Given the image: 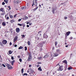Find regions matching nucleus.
I'll list each match as a JSON object with an SVG mask.
<instances>
[{
	"label": "nucleus",
	"mask_w": 76,
	"mask_h": 76,
	"mask_svg": "<svg viewBox=\"0 0 76 76\" xmlns=\"http://www.w3.org/2000/svg\"><path fill=\"white\" fill-rule=\"evenodd\" d=\"M38 0H34L33 1V4H32V6H34V5H35V6H37V4L38 3L37 2V1Z\"/></svg>",
	"instance_id": "f257e3e1"
},
{
	"label": "nucleus",
	"mask_w": 76,
	"mask_h": 76,
	"mask_svg": "<svg viewBox=\"0 0 76 76\" xmlns=\"http://www.w3.org/2000/svg\"><path fill=\"white\" fill-rule=\"evenodd\" d=\"M32 60V56H31V54L30 53L29 54V56L28 59V61H31Z\"/></svg>",
	"instance_id": "f03ea898"
},
{
	"label": "nucleus",
	"mask_w": 76,
	"mask_h": 76,
	"mask_svg": "<svg viewBox=\"0 0 76 76\" xmlns=\"http://www.w3.org/2000/svg\"><path fill=\"white\" fill-rule=\"evenodd\" d=\"M3 12V13H1V15H4V14L5 13V11L4 10V8H1L0 9V12Z\"/></svg>",
	"instance_id": "7ed1b4c3"
},
{
	"label": "nucleus",
	"mask_w": 76,
	"mask_h": 76,
	"mask_svg": "<svg viewBox=\"0 0 76 76\" xmlns=\"http://www.w3.org/2000/svg\"><path fill=\"white\" fill-rule=\"evenodd\" d=\"M63 66H60L59 65H58V69H57V70H58V71H61V70H63Z\"/></svg>",
	"instance_id": "20e7f679"
},
{
	"label": "nucleus",
	"mask_w": 76,
	"mask_h": 76,
	"mask_svg": "<svg viewBox=\"0 0 76 76\" xmlns=\"http://www.w3.org/2000/svg\"><path fill=\"white\" fill-rule=\"evenodd\" d=\"M2 42L3 44H6L7 42V41L6 40H4L2 41Z\"/></svg>",
	"instance_id": "39448f33"
},
{
	"label": "nucleus",
	"mask_w": 76,
	"mask_h": 76,
	"mask_svg": "<svg viewBox=\"0 0 76 76\" xmlns=\"http://www.w3.org/2000/svg\"><path fill=\"white\" fill-rule=\"evenodd\" d=\"M43 37L44 38H48V36L47 35V34L45 33L43 35Z\"/></svg>",
	"instance_id": "423d86ee"
},
{
	"label": "nucleus",
	"mask_w": 76,
	"mask_h": 76,
	"mask_svg": "<svg viewBox=\"0 0 76 76\" xmlns=\"http://www.w3.org/2000/svg\"><path fill=\"white\" fill-rule=\"evenodd\" d=\"M8 69H12V67L11 66H10V65L9 64L8 65V66H7Z\"/></svg>",
	"instance_id": "0eeeda50"
},
{
	"label": "nucleus",
	"mask_w": 76,
	"mask_h": 76,
	"mask_svg": "<svg viewBox=\"0 0 76 76\" xmlns=\"http://www.w3.org/2000/svg\"><path fill=\"white\" fill-rule=\"evenodd\" d=\"M43 43H41L38 45L39 47H42L43 45H42Z\"/></svg>",
	"instance_id": "6e6552de"
},
{
	"label": "nucleus",
	"mask_w": 76,
	"mask_h": 76,
	"mask_svg": "<svg viewBox=\"0 0 76 76\" xmlns=\"http://www.w3.org/2000/svg\"><path fill=\"white\" fill-rule=\"evenodd\" d=\"M58 54H59L58 53L56 52L54 54V55H53L54 57H57V56H58Z\"/></svg>",
	"instance_id": "1a4fd4ad"
},
{
	"label": "nucleus",
	"mask_w": 76,
	"mask_h": 76,
	"mask_svg": "<svg viewBox=\"0 0 76 76\" xmlns=\"http://www.w3.org/2000/svg\"><path fill=\"white\" fill-rule=\"evenodd\" d=\"M70 31H68L66 33V34H65V35H66V36H69V35H70Z\"/></svg>",
	"instance_id": "9d476101"
},
{
	"label": "nucleus",
	"mask_w": 76,
	"mask_h": 76,
	"mask_svg": "<svg viewBox=\"0 0 76 76\" xmlns=\"http://www.w3.org/2000/svg\"><path fill=\"white\" fill-rule=\"evenodd\" d=\"M15 62V61L14 60L12 61H11L10 62V63L12 65H13V63Z\"/></svg>",
	"instance_id": "9b49d317"
},
{
	"label": "nucleus",
	"mask_w": 76,
	"mask_h": 76,
	"mask_svg": "<svg viewBox=\"0 0 76 76\" xmlns=\"http://www.w3.org/2000/svg\"><path fill=\"white\" fill-rule=\"evenodd\" d=\"M17 39H18V37H17L16 36L15 37L14 39V42H15L17 40Z\"/></svg>",
	"instance_id": "f8f14e48"
},
{
	"label": "nucleus",
	"mask_w": 76,
	"mask_h": 76,
	"mask_svg": "<svg viewBox=\"0 0 76 76\" xmlns=\"http://www.w3.org/2000/svg\"><path fill=\"white\" fill-rule=\"evenodd\" d=\"M56 53H58L59 54L61 53L60 51V50H56Z\"/></svg>",
	"instance_id": "ddd939ff"
},
{
	"label": "nucleus",
	"mask_w": 76,
	"mask_h": 76,
	"mask_svg": "<svg viewBox=\"0 0 76 76\" xmlns=\"http://www.w3.org/2000/svg\"><path fill=\"white\" fill-rule=\"evenodd\" d=\"M17 32H19L20 29L19 28H17L16 29Z\"/></svg>",
	"instance_id": "4468645a"
},
{
	"label": "nucleus",
	"mask_w": 76,
	"mask_h": 76,
	"mask_svg": "<svg viewBox=\"0 0 76 76\" xmlns=\"http://www.w3.org/2000/svg\"><path fill=\"white\" fill-rule=\"evenodd\" d=\"M6 24V23H4V22H3L2 23V25L3 26H5Z\"/></svg>",
	"instance_id": "2eb2a0df"
},
{
	"label": "nucleus",
	"mask_w": 76,
	"mask_h": 76,
	"mask_svg": "<svg viewBox=\"0 0 76 76\" xmlns=\"http://www.w3.org/2000/svg\"><path fill=\"white\" fill-rule=\"evenodd\" d=\"M49 56H48V55H45L44 57V58H48V57Z\"/></svg>",
	"instance_id": "dca6fc26"
},
{
	"label": "nucleus",
	"mask_w": 76,
	"mask_h": 76,
	"mask_svg": "<svg viewBox=\"0 0 76 76\" xmlns=\"http://www.w3.org/2000/svg\"><path fill=\"white\" fill-rule=\"evenodd\" d=\"M38 70H40V71H42V69H41V66L39 67L38 68Z\"/></svg>",
	"instance_id": "f3484780"
},
{
	"label": "nucleus",
	"mask_w": 76,
	"mask_h": 76,
	"mask_svg": "<svg viewBox=\"0 0 76 76\" xmlns=\"http://www.w3.org/2000/svg\"><path fill=\"white\" fill-rule=\"evenodd\" d=\"M63 63H65V64H67V61L65 60L63 61Z\"/></svg>",
	"instance_id": "a211bd4d"
},
{
	"label": "nucleus",
	"mask_w": 76,
	"mask_h": 76,
	"mask_svg": "<svg viewBox=\"0 0 76 76\" xmlns=\"http://www.w3.org/2000/svg\"><path fill=\"white\" fill-rule=\"evenodd\" d=\"M21 36H22L21 38H24V37H25V36L24 35H21Z\"/></svg>",
	"instance_id": "6ab92c4d"
},
{
	"label": "nucleus",
	"mask_w": 76,
	"mask_h": 76,
	"mask_svg": "<svg viewBox=\"0 0 76 76\" xmlns=\"http://www.w3.org/2000/svg\"><path fill=\"white\" fill-rule=\"evenodd\" d=\"M18 49H19V50H20V49H23V47L20 46L18 48Z\"/></svg>",
	"instance_id": "aec40b11"
},
{
	"label": "nucleus",
	"mask_w": 76,
	"mask_h": 76,
	"mask_svg": "<svg viewBox=\"0 0 76 76\" xmlns=\"http://www.w3.org/2000/svg\"><path fill=\"white\" fill-rule=\"evenodd\" d=\"M54 11H55V9H53L52 12L53 13V14H54Z\"/></svg>",
	"instance_id": "412c9836"
},
{
	"label": "nucleus",
	"mask_w": 76,
	"mask_h": 76,
	"mask_svg": "<svg viewBox=\"0 0 76 76\" xmlns=\"http://www.w3.org/2000/svg\"><path fill=\"white\" fill-rule=\"evenodd\" d=\"M8 53L9 54H11L12 53V52L10 50L8 51Z\"/></svg>",
	"instance_id": "4be33fe9"
},
{
	"label": "nucleus",
	"mask_w": 76,
	"mask_h": 76,
	"mask_svg": "<svg viewBox=\"0 0 76 76\" xmlns=\"http://www.w3.org/2000/svg\"><path fill=\"white\" fill-rule=\"evenodd\" d=\"M4 2H5V3H6V4H7L8 3V0H7L6 1V0H4Z\"/></svg>",
	"instance_id": "5701e85b"
},
{
	"label": "nucleus",
	"mask_w": 76,
	"mask_h": 76,
	"mask_svg": "<svg viewBox=\"0 0 76 76\" xmlns=\"http://www.w3.org/2000/svg\"><path fill=\"white\" fill-rule=\"evenodd\" d=\"M5 18L6 19H7V20H9V17H7L6 18V16H5Z\"/></svg>",
	"instance_id": "b1692460"
},
{
	"label": "nucleus",
	"mask_w": 76,
	"mask_h": 76,
	"mask_svg": "<svg viewBox=\"0 0 76 76\" xmlns=\"http://www.w3.org/2000/svg\"><path fill=\"white\" fill-rule=\"evenodd\" d=\"M14 22H15V20H10V22L12 23H13Z\"/></svg>",
	"instance_id": "393cba45"
},
{
	"label": "nucleus",
	"mask_w": 76,
	"mask_h": 76,
	"mask_svg": "<svg viewBox=\"0 0 76 76\" xmlns=\"http://www.w3.org/2000/svg\"><path fill=\"white\" fill-rule=\"evenodd\" d=\"M19 3V0H17L15 2V3L16 4H18V3Z\"/></svg>",
	"instance_id": "a878e982"
},
{
	"label": "nucleus",
	"mask_w": 76,
	"mask_h": 76,
	"mask_svg": "<svg viewBox=\"0 0 76 76\" xmlns=\"http://www.w3.org/2000/svg\"><path fill=\"white\" fill-rule=\"evenodd\" d=\"M27 43L28 45H31V43H30V42L29 41H28L27 42Z\"/></svg>",
	"instance_id": "bb28decb"
},
{
	"label": "nucleus",
	"mask_w": 76,
	"mask_h": 76,
	"mask_svg": "<svg viewBox=\"0 0 76 76\" xmlns=\"http://www.w3.org/2000/svg\"><path fill=\"white\" fill-rule=\"evenodd\" d=\"M21 73H23V68H22L21 69Z\"/></svg>",
	"instance_id": "cd10ccee"
},
{
	"label": "nucleus",
	"mask_w": 76,
	"mask_h": 76,
	"mask_svg": "<svg viewBox=\"0 0 76 76\" xmlns=\"http://www.w3.org/2000/svg\"><path fill=\"white\" fill-rule=\"evenodd\" d=\"M57 42H56L55 43V46H56L57 45Z\"/></svg>",
	"instance_id": "c85d7f7f"
},
{
	"label": "nucleus",
	"mask_w": 76,
	"mask_h": 76,
	"mask_svg": "<svg viewBox=\"0 0 76 76\" xmlns=\"http://www.w3.org/2000/svg\"><path fill=\"white\" fill-rule=\"evenodd\" d=\"M2 69V65L0 64V69Z\"/></svg>",
	"instance_id": "c756f323"
},
{
	"label": "nucleus",
	"mask_w": 76,
	"mask_h": 76,
	"mask_svg": "<svg viewBox=\"0 0 76 76\" xmlns=\"http://www.w3.org/2000/svg\"><path fill=\"white\" fill-rule=\"evenodd\" d=\"M25 75L26 76H28V74L26 73H24L23 74V76H25Z\"/></svg>",
	"instance_id": "7c9ffc66"
},
{
	"label": "nucleus",
	"mask_w": 76,
	"mask_h": 76,
	"mask_svg": "<svg viewBox=\"0 0 76 76\" xmlns=\"http://www.w3.org/2000/svg\"><path fill=\"white\" fill-rule=\"evenodd\" d=\"M42 58L41 57L38 58L39 60H41V59H42Z\"/></svg>",
	"instance_id": "2f4dec72"
},
{
	"label": "nucleus",
	"mask_w": 76,
	"mask_h": 76,
	"mask_svg": "<svg viewBox=\"0 0 76 76\" xmlns=\"http://www.w3.org/2000/svg\"><path fill=\"white\" fill-rule=\"evenodd\" d=\"M10 18H13V16L11 15H10Z\"/></svg>",
	"instance_id": "473e14b6"
},
{
	"label": "nucleus",
	"mask_w": 76,
	"mask_h": 76,
	"mask_svg": "<svg viewBox=\"0 0 76 76\" xmlns=\"http://www.w3.org/2000/svg\"><path fill=\"white\" fill-rule=\"evenodd\" d=\"M25 51H26V50H27V47H25Z\"/></svg>",
	"instance_id": "72a5a7b5"
},
{
	"label": "nucleus",
	"mask_w": 76,
	"mask_h": 76,
	"mask_svg": "<svg viewBox=\"0 0 76 76\" xmlns=\"http://www.w3.org/2000/svg\"><path fill=\"white\" fill-rule=\"evenodd\" d=\"M38 8V7H36L34 9V11H35V10H36Z\"/></svg>",
	"instance_id": "f704fd0d"
},
{
	"label": "nucleus",
	"mask_w": 76,
	"mask_h": 76,
	"mask_svg": "<svg viewBox=\"0 0 76 76\" xmlns=\"http://www.w3.org/2000/svg\"><path fill=\"white\" fill-rule=\"evenodd\" d=\"M68 70H70V69H72V67H69L68 68Z\"/></svg>",
	"instance_id": "c9c22d12"
},
{
	"label": "nucleus",
	"mask_w": 76,
	"mask_h": 76,
	"mask_svg": "<svg viewBox=\"0 0 76 76\" xmlns=\"http://www.w3.org/2000/svg\"><path fill=\"white\" fill-rule=\"evenodd\" d=\"M2 66H3L4 67H6V66H5V65L4 64H2Z\"/></svg>",
	"instance_id": "e433bc0d"
},
{
	"label": "nucleus",
	"mask_w": 76,
	"mask_h": 76,
	"mask_svg": "<svg viewBox=\"0 0 76 76\" xmlns=\"http://www.w3.org/2000/svg\"><path fill=\"white\" fill-rule=\"evenodd\" d=\"M18 25H19V26H22V24H18Z\"/></svg>",
	"instance_id": "4c0bfd02"
},
{
	"label": "nucleus",
	"mask_w": 76,
	"mask_h": 76,
	"mask_svg": "<svg viewBox=\"0 0 76 76\" xmlns=\"http://www.w3.org/2000/svg\"><path fill=\"white\" fill-rule=\"evenodd\" d=\"M8 7L9 8V10H10V9H11V8L10 7V6H9Z\"/></svg>",
	"instance_id": "58836bf2"
},
{
	"label": "nucleus",
	"mask_w": 76,
	"mask_h": 76,
	"mask_svg": "<svg viewBox=\"0 0 76 76\" xmlns=\"http://www.w3.org/2000/svg\"><path fill=\"white\" fill-rule=\"evenodd\" d=\"M19 60L20 61V62H22V59H21V58L19 59Z\"/></svg>",
	"instance_id": "ea45409f"
},
{
	"label": "nucleus",
	"mask_w": 76,
	"mask_h": 76,
	"mask_svg": "<svg viewBox=\"0 0 76 76\" xmlns=\"http://www.w3.org/2000/svg\"><path fill=\"white\" fill-rule=\"evenodd\" d=\"M5 4V3L4 2H3L2 3V5H4Z\"/></svg>",
	"instance_id": "a19ab883"
},
{
	"label": "nucleus",
	"mask_w": 76,
	"mask_h": 76,
	"mask_svg": "<svg viewBox=\"0 0 76 76\" xmlns=\"http://www.w3.org/2000/svg\"><path fill=\"white\" fill-rule=\"evenodd\" d=\"M11 59L12 60H13V59H14V58H13V57L12 56L11 57Z\"/></svg>",
	"instance_id": "79ce46f5"
},
{
	"label": "nucleus",
	"mask_w": 76,
	"mask_h": 76,
	"mask_svg": "<svg viewBox=\"0 0 76 76\" xmlns=\"http://www.w3.org/2000/svg\"><path fill=\"white\" fill-rule=\"evenodd\" d=\"M18 15V14H16L15 15H14V17H16V15Z\"/></svg>",
	"instance_id": "37998d69"
},
{
	"label": "nucleus",
	"mask_w": 76,
	"mask_h": 76,
	"mask_svg": "<svg viewBox=\"0 0 76 76\" xmlns=\"http://www.w3.org/2000/svg\"><path fill=\"white\" fill-rule=\"evenodd\" d=\"M18 58H20V56H18Z\"/></svg>",
	"instance_id": "c03bdc74"
},
{
	"label": "nucleus",
	"mask_w": 76,
	"mask_h": 76,
	"mask_svg": "<svg viewBox=\"0 0 76 76\" xmlns=\"http://www.w3.org/2000/svg\"><path fill=\"white\" fill-rule=\"evenodd\" d=\"M21 20H22V19H19L18 20V22H20V21Z\"/></svg>",
	"instance_id": "a18cd8bd"
},
{
	"label": "nucleus",
	"mask_w": 76,
	"mask_h": 76,
	"mask_svg": "<svg viewBox=\"0 0 76 76\" xmlns=\"http://www.w3.org/2000/svg\"><path fill=\"white\" fill-rule=\"evenodd\" d=\"M64 19H67V17H65V18H64Z\"/></svg>",
	"instance_id": "49530a36"
},
{
	"label": "nucleus",
	"mask_w": 76,
	"mask_h": 76,
	"mask_svg": "<svg viewBox=\"0 0 76 76\" xmlns=\"http://www.w3.org/2000/svg\"><path fill=\"white\" fill-rule=\"evenodd\" d=\"M12 43H11V42H10V43L9 45H12Z\"/></svg>",
	"instance_id": "de8ad7c7"
},
{
	"label": "nucleus",
	"mask_w": 76,
	"mask_h": 76,
	"mask_svg": "<svg viewBox=\"0 0 76 76\" xmlns=\"http://www.w3.org/2000/svg\"><path fill=\"white\" fill-rule=\"evenodd\" d=\"M9 65V64H6V66H7V67L8 66V65Z\"/></svg>",
	"instance_id": "09e8293b"
},
{
	"label": "nucleus",
	"mask_w": 76,
	"mask_h": 76,
	"mask_svg": "<svg viewBox=\"0 0 76 76\" xmlns=\"http://www.w3.org/2000/svg\"><path fill=\"white\" fill-rule=\"evenodd\" d=\"M14 47H17V45H14Z\"/></svg>",
	"instance_id": "8fccbe9b"
},
{
	"label": "nucleus",
	"mask_w": 76,
	"mask_h": 76,
	"mask_svg": "<svg viewBox=\"0 0 76 76\" xmlns=\"http://www.w3.org/2000/svg\"><path fill=\"white\" fill-rule=\"evenodd\" d=\"M27 28H29V25H27Z\"/></svg>",
	"instance_id": "3c124183"
},
{
	"label": "nucleus",
	"mask_w": 76,
	"mask_h": 76,
	"mask_svg": "<svg viewBox=\"0 0 76 76\" xmlns=\"http://www.w3.org/2000/svg\"><path fill=\"white\" fill-rule=\"evenodd\" d=\"M26 7H23L24 9H26Z\"/></svg>",
	"instance_id": "603ef678"
},
{
	"label": "nucleus",
	"mask_w": 76,
	"mask_h": 76,
	"mask_svg": "<svg viewBox=\"0 0 76 76\" xmlns=\"http://www.w3.org/2000/svg\"><path fill=\"white\" fill-rule=\"evenodd\" d=\"M2 42H0V45H2Z\"/></svg>",
	"instance_id": "864d4df0"
},
{
	"label": "nucleus",
	"mask_w": 76,
	"mask_h": 76,
	"mask_svg": "<svg viewBox=\"0 0 76 76\" xmlns=\"http://www.w3.org/2000/svg\"><path fill=\"white\" fill-rule=\"evenodd\" d=\"M25 18H26V19H28V17H27V16H25Z\"/></svg>",
	"instance_id": "5fc2aeb1"
},
{
	"label": "nucleus",
	"mask_w": 76,
	"mask_h": 76,
	"mask_svg": "<svg viewBox=\"0 0 76 76\" xmlns=\"http://www.w3.org/2000/svg\"><path fill=\"white\" fill-rule=\"evenodd\" d=\"M41 31H40L38 32V34H39L40 33H41Z\"/></svg>",
	"instance_id": "6e6d98bb"
},
{
	"label": "nucleus",
	"mask_w": 76,
	"mask_h": 76,
	"mask_svg": "<svg viewBox=\"0 0 76 76\" xmlns=\"http://www.w3.org/2000/svg\"><path fill=\"white\" fill-rule=\"evenodd\" d=\"M65 39L67 38V35H66V34H65Z\"/></svg>",
	"instance_id": "4d7b16f0"
},
{
	"label": "nucleus",
	"mask_w": 76,
	"mask_h": 76,
	"mask_svg": "<svg viewBox=\"0 0 76 76\" xmlns=\"http://www.w3.org/2000/svg\"><path fill=\"white\" fill-rule=\"evenodd\" d=\"M23 28H24V27H25V25H23Z\"/></svg>",
	"instance_id": "13d9d810"
},
{
	"label": "nucleus",
	"mask_w": 76,
	"mask_h": 76,
	"mask_svg": "<svg viewBox=\"0 0 76 76\" xmlns=\"http://www.w3.org/2000/svg\"><path fill=\"white\" fill-rule=\"evenodd\" d=\"M73 39L72 37H70V39Z\"/></svg>",
	"instance_id": "bf43d9fd"
},
{
	"label": "nucleus",
	"mask_w": 76,
	"mask_h": 76,
	"mask_svg": "<svg viewBox=\"0 0 76 76\" xmlns=\"http://www.w3.org/2000/svg\"><path fill=\"white\" fill-rule=\"evenodd\" d=\"M32 24V23H29V25L30 26H31V24Z\"/></svg>",
	"instance_id": "052dcab7"
},
{
	"label": "nucleus",
	"mask_w": 76,
	"mask_h": 76,
	"mask_svg": "<svg viewBox=\"0 0 76 76\" xmlns=\"http://www.w3.org/2000/svg\"><path fill=\"white\" fill-rule=\"evenodd\" d=\"M29 67H31V65H29Z\"/></svg>",
	"instance_id": "680f3d73"
},
{
	"label": "nucleus",
	"mask_w": 76,
	"mask_h": 76,
	"mask_svg": "<svg viewBox=\"0 0 76 76\" xmlns=\"http://www.w3.org/2000/svg\"><path fill=\"white\" fill-rule=\"evenodd\" d=\"M40 50H42V48H40Z\"/></svg>",
	"instance_id": "e2e57ef3"
},
{
	"label": "nucleus",
	"mask_w": 76,
	"mask_h": 76,
	"mask_svg": "<svg viewBox=\"0 0 76 76\" xmlns=\"http://www.w3.org/2000/svg\"><path fill=\"white\" fill-rule=\"evenodd\" d=\"M21 9H24V8H23V7H22L21 8Z\"/></svg>",
	"instance_id": "0e129e2a"
},
{
	"label": "nucleus",
	"mask_w": 76,
	"mask_h": 76,
	"mask_svg": "<svg viewBox=\"0 0 76 76\" xmlns=\"http://www.w3.org/2000/svg\"><path fill=\"white\" fill-rule=\"evenodd\" d=\"M66 47H68V45H66L65 46Z\"/></svg>",
	"instance_id": "69168bd1"
},
{
	"label": "nucleus",
	"mask_w": 76,
	"mask_h": 76,
	"mask_svg": "<svg viewBox=\"0 0 76 76\" xmlns=\"http://www.w3.org/2000/svg\"><path fill=\"white\" fill-rule=\"evenodd\" d=\"M53 50H54V47H53Z\"/></svg>",
	"instance_id": "338daca9"
},
{
	"label": "nucleus",
	"mask_w": 76,
	"mask_h": 76,
	"mask_svg": "<svg viewBox=\"0 0 76 76\" xmlns=\"http://www.w3.org/2000/svg\"><path fill=\"white\" fill-rule=\"evenodd\" d=\"M64 4V3H61V4Z\"/></svg>",
	"instance_id": "774afa93"
}]
</instances>
